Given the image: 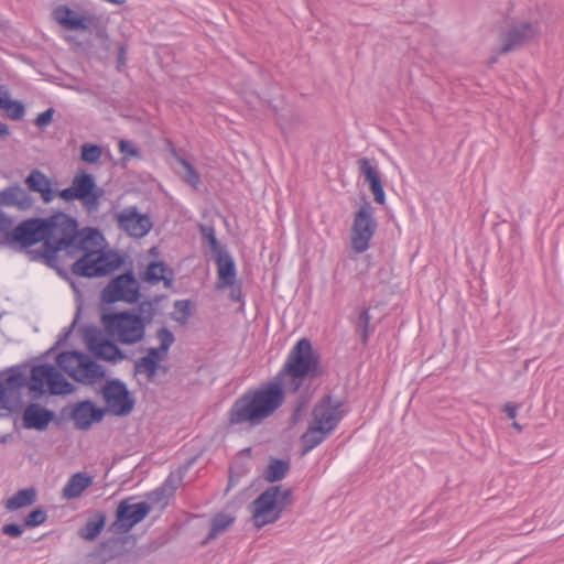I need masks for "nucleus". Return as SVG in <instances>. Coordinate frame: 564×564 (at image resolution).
Here are the masks:
<instances>
[{
	"label": "nucleus",
	"instance_id": "nucleus-1",
	"mask_svg": "<svg viewBox=\"0 0 564 564\" xmlns=\"http://www.w3.org/2000/svg\"><path fill=\"white\" fill-rule=\"evenodd\" d=\"M14 237L31 261L44 263L59 275L66 274L59 265L62 252L76 259L70 271L82 278L104 276L123 264L118 252L99 250L102 235L98 229H80L76 218L63 212L21 221L15 226Z\"/></svg>",
	"mask_w": 564,
	"mask_h": 564
},
{
	"label": "nucleus",
	"instance_id": "nucleus-2",
	"mask_svg": "<svg viewBox=\"0 0 564 564\" xmlns=\"http://www.w3.org/2000/svg\"><path fill=\"white\" fill-rule=\"evenodd\" d=\"M323 375L319 356L308 338H301L291 349L276 376L238 397L227 412L228 427L249 431L264 423L284 403L285 392L297 393L306 379Z\"/></svg>",
	"mask_w": 564,
	"mask_h": 564
},
{
	"label": "nucleus",
	"instance_id": "nucleus-3",
	"mask_svg": "<svg viewBox=\"0 0 564 564\" xmlns=\"http://www.w3.org/2000/svg\"><path fill=\"white\" fill-rule=\"evenodd\" d=\"M101 323L107 333L116 336L123 345H134L141 341L145 335V326L142 318L131 311L105 313Z\"/></svg>",
	"mask_w": 564,
	"mask_h": 564
},
{
	"label": "nucleus",
	"instance_id": "nucleus-4",
	"mask_svg": "<svg viewBox=\"0 0 564 564\" xmlns=\"http://www.w3.org/2000/svg\"><path fill=\"white\" fill-rule=\"evenodd\" d=\"M65 202L79 200L88 212H96L104 196V189L96 184L95 177L84 170H79L73 177L69 187L57 193Z\"/></svg>",
	"mask_w": 564,
	"mask_h": 564
},
{
	"label": "nucleus",
	"instance_id": "nucleus-5",
	"mask_svg": "<svg viewBox=\"0 0 564 564\" xmlns=\"http://www.w3.org/2000/svg\"><path fill=\"white\" fill-rule=\"evenodd\" d=\"M44 383L53 395L68 394L74 391V386L50 364L35 365L31 368L29 390L34 400L44 394Z\"/></svg>",
	"mask_w": 564,
	"mask_h": 564
},
{
	"label": "nucleus",
	"instance_id": "nucleus-6",
	"mask_svg": "<svg viewBox=\"0 0 564 564\" xmlns=\"http://www.w3.org/2000/svg\"><path fill=\"white\" fill-rule=\"evenodd\" d=\"M141 297L140 284L132 270L112 278L101 291L100 299L106 304L117 302L138 303Z\"/></svg>",
	"mask_w": 564,
	"mask_h": 564
},
{
	"label": "nucleus",
	"instance_id": "nucleus-7",
	"mask_svg": "<svg viewBox=\"0 0 564 564\" xmlns=\"http://www.w3.org/2000/svg\"><path fill=\"white\" fill-rule=\"evenodd\" d=\"M377 226L373 208L369 202H365L355 214L350 229V243L355 252L362 253L368 250Z\"/></svg>",
	"mask_w": 564,
	"mask_h": 564
},
{
	"label": "nucleus",
	"instance_id": "nucleus-8",
	"mask_svg": "<svg viewBox=\"0 0 564 564\" xmlns=\"http://www.w3.org/2000/svg\"><path fill=\"white\" fill-rule=\"evenodd\" d=\"M540 32L541 30L538 22L521 21L510 23L507 30L499 35L501 43L499 53L508 54L520 48L536 39Z\"/></svg>",
	"mask_w": 564,
	"mask_h": 564
},
{
	"label": "nucleus",
	"instance_id": "nucleus-9",
	"mask_svg": "<svg viewBox=\"0 0 564 564\" xmlns=\"http://www.w3.org/2000/svg\"><path fill=\"white\" fill-rule=\"evenodd\" d=\"M83 339L88 350L98 359L118 362L126 358V354L112 340L102 337L101 330L96 326H85L82 329Z\"/></svg>",
	"mask_w": 564,
	"mask_h": 564
},
{
	"label": "nucleus",
	"instance_id": "nucleus-10",
	"mask_svg": "<svg viewBox=\"0 0 564 564\" xmlns=\"http://www.w3.org/2000/svg\"><path fill=\"white\" fill-rule=\"evenodd\" d=\"M151 511V506L145 502L130 503L129 499L120 501L116 510V519L109 525V531L115 534L128 533L135 524L141 522Z\"/></svg>",
	"mask_w": 564,
	"mask_h": 564
},
{
	"label": "nucleus",
	"instance_id": "nucleus-11",
	"mask_svg": "<svg viewBox=\"0 0 564 564\" xmlns=\"http://www.w3.org/2000/svg\"><path fill=\"white\" fill-rule=\"evenodd\" d=\"M278 494L279 486H271L251 503L253 524L258 529L274 523L281 518Z\"/></svg>",
	"mask_w": 564,
	"mask_h": 564
},
{
	"label": "nucleus",
	"instance_id": "nucleus-12",
	"mask_svg": "<svg viewBox=\"0 0 564 564\" xmlns=\"http://www.w3.org/2000/svg\"><path fill=\"white\" fill-rule=\"evenodd\" d=\"M109 410L118 416L128 415L134 408L135 400L127 386L119 379L109 380L101 390Z\"/></svg>",
	"mask_w": 564,
	"mask_h": 564
},
{
	"label": "nucleus",
	"instance_id": "nucleus-13",
	"mask_svg": "<svg viewBox=\"0 0 564 564\" xmlns=\"http://www.w3.org/2000/svg\"><path fill=\"white\" fill-rule=\"evenodd\" d=\"M105 413V409L96 406L90 400L67 404L61 410V416L73 420L75 427L82 431L90 429L95 422H100Z\"/></svg>",
	"mask_w": 564,
	"mask_h": 564
},
{
	"label": "nucleus",
	"instance_id": "nucleus-14",
	"mask_svg": "<svg viewBox=\"0 0 564 564\" xmlns=\"http://www.w3.org/2000/svg\"><path fill=\"white\" fill-rule=\"evenodd\" d=\"M344 402L332 395L323 397L314 406L312 423L321 425L326 432L332 433L344 416L341 410Z\"/></svg>",
	"mask_w": 564,
	"mask_h": 564
},
{
	"label": "nucleus",
	"instance_id": "nucleus-15",
	"mask_svg": "<svg viewBox=\"0 0 564 564\" xmlns=\"http://www.w3.org/2000/svg\"><path fill=\"white\" fill-rule=\"evenodd\" d=\"M116 219L118 227L133 238H143L153 226L149 215L140 214L135 206L124 208Z\"/></svg>",
	"mask_w": 564,
	"mask_h": 564
},
{
	"label": "nucleus",
	"instance_id": "nucleus-16",
	"mask_svg": "<svg viewBox=\"0 0 564 564\" xmlns=\"http://www.w3.org/2000/svg\"><path fill=\"white\" fill-rule=\"evenodd\" d=\"M52 421H55L56 424L61 423L59 419H55V413L52 410L35 402L28 404L22 413L23 427L26 430L44 431Z\"/></svg>",
	"mask_w": 564,
	"mask_h": 564
},
{
	"label": "nucleus",
	"instance_id": "nucleus-17",
	"mask_svg": "<svg viewBox=\"0 0 564 564\" xmlns=\"http://www.w3.org/2000/svg\"><path fill=\"white\" fill-rule=\"evenodd\" d=\"M105 376L106 371L102 366L85 352H82L77 364V370L70 372V378L86 384H93L97 380L105 378Z\"/></svg>",
	"mask_w": 564,
	"mask_h": 564
},
{
	"label": "nucleus",
	"instance_id": "nucleus-18",
	"mask_svg": "<svg viewBox=\"0 0 564 564\" xmlns=\"http://www.w3.org/2000/svg\"><path fill=\"white\" fill-rule=\"evenodd\" d=\"M25 386L29 387V381L19 367L10 368L8 377L0 381V402L6 404L11 397L18 398Z\"/></svg>",
	"mask_w": 564,
	"mask_h": 564
},
{
	"label": "nucleus",
	"instance_id": "nucleus-19",
	"mask_svg": "<svg viewBox=\"0 0 564 564\" xmlns=\"http://www.w3.org/2000/svg\"><path fill=\"white\" fill-rule=\"evenodd\" d=\"M29 191L41 194L44 203H51L56 193L52 188L51 180L40 170L34 169L24 181Z\"/></svg>",
	"mask_w": 564,
	"mask_h": 564
},
{
	"label": "nucleus",
	"instance_id": "nucleus-20",
	"mask_svg": "<svg viewBox=\"0 0 564 564\" xmlns=\"http://www.w3.org/2000/svg\"><path fill=\"white\" fill-rule=\"evenodd\" d=\"M140 278L151 285L163 282L165 288H171L174 273L164 262L151 261L144 272L140 274Z\"/></svg>",
	"mask_w": 564,
	"mask_h": 564
},
{
	"label": "nucleus",
	"instance_id": "nucleus-21",
	"mask_svg": "<svg viewBox=\"0 0 564 564\" xmlns=\"http://www.w3.org/2000/svg\"><path fill=\"white\" fill-rule=\"evenodd\" d=\"M215 260L218 273L217 288L232 286L236 281V264L232 257L227 251H219Z\"/></svg>",
	"mask_w": 564,
	"mask_h": 564
},
{
	"label": "nucleus",
	"instance_id": "nucleus-22",
	"mask_svg": "<svg viewBox=\"0 0 564 564\" xmlns=\"http://www.w3.org/2000/svg\"><path fill=\"white\" fill-rule=\"evenodd\" d=\"M0 204L28 209L32 206L33 199L24 188L14 184L0 192Z\"/></svg>",
	"mask_w": 564,
	"mask_h": 564
},
{
	"label": "nucleus",
	"instance_id": "nucleus-23",
	"mask_svg": "<svg viewBox=\"0 0 564 564\" xmlns=\"http://www.w3.org/2000/svg\"><path fill=\"white\" fill-rule=\"evenodd\" d=\"M94 478L86 473L78 471L72 475L64 488L62 489V497L66 500H72L82 496V494L93 485Z\"/></svg>",
	"mask_w": 564,
	"mask_h": 564
},
{
	"label": "nucleus",
	"instance_id": "nucleus-24",
	"mask_svg": "<svg viewBox=\"0 0 564 564\" xmlns=\"http://www.w3.org/2000/svg\"><path fill=\"white\" fill-rule=\"evenodd\" d=\"M0 109L4 110L6 116L11 120H21L25 115L23 102L11 99L6 86H0Z\"/></svg>",
	"mask_w": 564,
	"mask_h": 564
},
{
	"label": "nucleus",
	"instance_id": "nucleus-25",
	"mask_svg": "<svg viewBox=\"0 0 564 564\" xmlns=\"http://www.w3.org/2000/svg\"><path fill=\"white\" fill-rule=\"evenodd\" d=\"M106 524V514L97 511L89 517L86 523L78 530L77 534L84 540L94 541L100 534Z\"/></svg>",
	"mask_w": 564,
	"mask_h": 564
},
{
	"label": "nucleus",
	"instance_id": "nucleus-26",
	"mask_svg": "<svg viewBox=\"0 0 564 564\" xmlns=\"http://www.w3.org/2000/svg\"><path fill=\"white\" fill-rule=\"evenodd\" d=\"M37 498V491L34 487L18 490L12 497L4 502L8 511H15L32 506Z\"/></svg>",
	"mask_w": 564,
	"mask_h": 564
},
{
	"label": "nucleus",
	"instance_id": "nucleus-27",
	"mask_svg": "<svg viewBox=\"0 0 564 564\" xmlns=\"http://www.w3.org/2000/svg\"><path fill=\"white\" fill-rule=\"evenodd\" d=\"M329 434L321 425L311 423L307 431L301 436L302 454L305 455L318 446Z\"/></svg>",
	"mask_w": 564,
	"mask_h": 564
},
{
	"label": "nucleus",
	"instance_id": "nucleus-28",
	"mask_svg": "<svg viewBox=\"0 0 564 564\" xmlns=\"http://www.w3.org/2000/svg\"><path fill=\"white\" fill-rule=\"evenodd\" d=\"M290 470V463L285 459L270 458L269 465L264 471V478L269 482L282 480Z\"/></svg>",
	"mask_w": 564,
	"mask_h": 564
},
{
	"label": "nucleus",
	"instance_id": "nucleus-29",
	"mask_svg": "<svg viewBox=\"0 0 564 564\" xmlns=\"http://www.w3.org/2000/svg\"><path fill=\"white\" fill-rule=\"evenodd\" d=\"M235 521V518L227 513H217L210 521V531L203 541L207 544L209 541L216 539L220 533L225 532Z\"/></svg>",
	"mask_w": 564,
	"mask_h": 564
},
{
	"label": "nucleus",
	"instance_id": "nucleus-30",
	"mask_svg": "<svg viewBox=\"0 0 564 564\" xmlns=\"http://www.w3.org/2000/svg\"><path fill=\"white\" fill-rule=\"evenodd\" d=\"M14 234L15 227H13L12 218L0 210V246L14 247L17 245Z\"/></svg>",
	"mask_w": 564,
	"mask_h": 564
},
{
	"label": "nucleus",
	"instance_id": "nucleus-31",
	"mask_svg": "<svg viewBox=\"0 0 564 564\" xmlns=\"http://www.w3.org/2000/svg\"><path fill=\"white\" fill-rule=\"evenodd\" d=\"M159 369H162L163 373H165L167 370L165 367H161L160 364H158L155 360H152L151 358L141 357L134 362L135 373H144L148 381L150 382L154 381Z\"/></svg>",
	"mask_w": 564,
	"mask_h": 564
},
{
	"label": "nucleus",
	"instance_id": "nucleus-32",
	"mask_svg": "<svg viewBox=\"0 0 564 564\" xmlns=\"http://www.w3.org/2000/svg\"><path fill=\"white\" fill-rule=\"evenodd\" d=\"M79 18V14L75 12L67 6H58L53 11V19L65 30L75 31L73 25H70V21H76Z\"/></svg>",
	"mask_w": 564,
	"mask_h": 564
},
{
	"label": "nucleus",
	"instance_id": "nucleus-33",
	"mask_svg": "<svg viewBox=\"0 0 564 564\" xmlns=\"http://www.w3.org/2000/svg\"><path fill=\"white\" fill-rule=\"evenodd\" d=\"M70 25L75 29V31H88L91 29L99 30L102 26L101 18L95 13L86 12L84 14H79V18L76 21H70Z\"/></svg>",
	"mask_w": 564,
	"mask_h": 564
},
{
	"label": "nucleus",
	"instance_id": "nucleus-34",
	"mask_svg": "<svg viewBox=\"0 0 564 564\" xmlns=\"http://www.w3.org/2000/svg\"><path fill=\"white\" fill-rule=\"evenodd\" d=\"M82 356V351H63L56 357V362L69 377L73 370H77V364Z\"/></svg>",
	"mask_w": 564,
	"mask_h": 564
},
{
	"label": "nucleus",
	"instance_id": "nucleus-35",
	"mask_svg": "<svg viewBox=\"0 0 564 564\" xmlns=\"http://www.w3.org/2000/svg\"><path fill=\"white\" fill-rule=\"evenodd\" d=\"M370 321L369 308H362L357 318L356 330L359 333L360 340L364 345L368 343L369 336L373 332V328L370 326Z\"/></svg>",
	"mask_w": 564,
	"mask_h": 564
},
{
	"label": "nucleus",
	"instance_id": "nucleus-36",
	"mask_svg": "<svg viewBox=\"0 0 564 564\" xmlns=\"http://www.w3.org/2000/svg\"><path fill=\"white\" fill-rule=\"evenodd\" d=\"M359 173L369 185L381 178L380 173L372 161L368 158H361L357 161Z\"/></svg>",
	"mask_w": 564,
	"mask_h": 564
},
{
	"label": "nucleus",
	"instance_id": "nucleus-37",
	"mask_svg": "<svg viewBox=\"0 0 564 564\" xmlns=\"http://www.w3.org/2000/svg\"><path fill=\"white\" fill-rule=\"evenodd\" d=\"M176 160L180 166L182 167V171L180 173L182 174L184 181L192 185L193 187H196L200 182L199 174L197 173V171L185 159L177 156Z\"/></svg>",
	"mask_w": 564,
	"mask_h": 564
},
{
	"label": "nucleus",
	"instance_id": "nucleus-38",
	"mask_svg": "<svg viewBox=\"0 0 564 564\" xmlns=\"http://www.w3.org/2000/svg\"><path fill=\"white\" fill-rule=\"evenodd\" d=\"M158 303V299L155 300H145L139 303V316L142 318V323L147 327L153 321L156 315L155 304Z\"/></svg>",
	"mask_w": 564,
	"mask_h": 564
},
{
	"label": "nucleus",
	"instance_id": "nucleus-39",
	"mask_svg": "<svg viewBox=\"0 0 564 564\" xmlns=\"http://www.w3.org/2000/svg\"><path fill=\"white\" fill-rule=\"evenodd\" d=\"M47 519V513L46 511L39 507L34 510H32L25 518H24V521H23V527L24 528H35L37 525H41L43 524Z\"/></svg>",
	"mask_w": 564,
	"mask_h": 564
},
{
	"label": "nucleus",
	"instance_id": "nucleus-40",
	"mask_svg": "<svg viewBox=\"0 0 564 564\" xmlns=\"http://www.w3.org/2000/svg\"><path fill=\"white\" fill-rule=\"evenodd\" d=\"M101 148L97 144L85 143L82 145L80 159L87 163H96L101 156Z\"/></svg>",
	"mask_w": 564,
	"mask_h": 564
},
{
	"label": "nucleus",
	"instance_id": "nucleus-41",
	"mask_svg": "<svg viewBox=\"0 0 564 564\" xmlns=\"http://www.w3.org/2000/svg\"><path fill=\"white\" fill-rule=\"evenodd\" d=\"M200 232L203 238L208 242L212 251L219 254V251H226L218 242L215 234V229L209 226H200Z\"/></svg>",
	"mask_w": 564,
	"mask_h": 564
},
{
	"label": "nucleus",
	"instance_id": "nucleus-42",
	"mask_svg": "<svg viewBox=\"0 0 564 564\" xmlns=\"http://www.w3.org/2000/svg\"><path fill=\"white\" fill-rule=\"evenodd\" d=\"M156 338L160 340V347L163 354L166 355L175 340L174 334L169 328L161 327L156 330Z\"/></svg>",
	"mask_w": 564,
	"mask_h": 564
},
{
	"label": "nucleus",
	"instance_id": "nucleus-43",
	"mask_svg": "<svg viewBox=\"0 0 564 564\" xmlns=\"http://www.w3.org/2000/svg\"><path fill=\"white\" fill-rule=\"evenodd\" d=\"M174 308L180 313L181 317H174L175 321L184 323L191 316V301L189 300H177L174 302Z\"/></svg>",
	"mask_w": 564,
	"mask_h": 564
},
{
	"label": "nucleus",
	"instance_id": "nucleus-44",
	"mask_svg": "<svg viewBox=\"0 0 564 564\" xmlns=\"http://www.w3.org/2000/svg\"><path fill=\"white\" fill-rule=\"evenodd\" d=\"M55 113L54 108H48L45 111L39 113L36 118L34 119V124L41 129L44 130L47 126H50L53 121V116Z\"/></svg>",
	"mask_w": 564,
	"mask_h": 564
},
{
	"label": "nucleus",
	"instance_id": "nucleus-45",
	"mask_svg": "<svg viewBox=\"0 0 564 564\" xmlns=\"http://www.w3.org/2000/svg\"><path fill=\"white\" fill-rule=\"evenodd\" d=\"M119 150L124 155V159L141 156L140 150L128 140L122 139L119 141Z\"/></svg>",
	"mask_w": 564,
	"mask_h": 564
},
{
	"label": "nucleus",
	"instance_id": "nucleus-46",
	"mask_svg": "<svg viewBox=\"0 0 564 564\" xmlns=\"http://www.w3.org/2000/svg\"><path fill=\"white\" fill-rule=\"evenodd\" d=\"M293 490L291 488L282 489V486H279L278 494V502L281 513L292 501Z\"/></svg>",
	"mask_w": 564,
	"mask_h": 564
},
{
	"label": "nucleus",
	"instance_id": "nucleus-47",
	"mask_svg": "<svg viewBox=\"0 0 564 564\" xmlns=\"http://www.w3.org/2000/svg\"><path fill=\"white\" fill-rule=\"evenodd\" d=\"M79 313H80L79 311L76 313V316H75L73 323L68 327L63 328V330L61 332V334L57 337L55 347H59V346H63L64 344H66V341L68 340L69 336L73 333V328L75 327V324L77 323Z\"/></svg>",
	"mask_w": 564,
	"mask_h": 564
},
{
	"label": "nucleus",
	"instance_id": "nucleus-48",
	"mask_svg": "<svg viewBox=\"0 0 564 564\" xmlns=\"http://www.w3.org/2000/svg\"><path fill=\"white\" fill-rule=\"evenodd\" d=\"M369 189L373 194L375 202L380 205H383L386 202V195L381 183V178L369 185Z\"/></svg>",
	"mask_w": 564,
	"mask_h": 564
},
{
	"label": "nucleus",
	"instance_id": "nucleus-49",
	"mask_svg": "<svg viewBox=\"0 0 564 564\" xmlns=\"http://www.w3.org/2000/svg\"><path fill=\"white\" fill-rule=\"evenodd\" d=\"M1 532L4 535L11 536V538H20L23 533V524H17V523H7L2 527Z\"/></svg>",
	"mask_w": 564,
	"mask_h": 564
},
{
	"label": "nucleus",
	"instance_id": "nucleus-50",
	"mask_svg": "<svg viewBox=\"0 0 564 564\" xmlns=\"http://www.w3.org/2000/svg\"><path fill=\"white\" fill-rule=\"evenodd\" d=\"M164 354L161 347L158 348L151 347L148 350V354L143 356L144 358H151L152 360H155L158 364H160V360L163 358Z\"/></svg>",
	"mask_w": 564,
	"mask_h": 564
},
{
	"label": "nucleus",
	"instance_id": "nucleus-51",
	"mask_svg": "<svg viewBox=\"0 0 564 564\" xmlns=\"http://www.w3.org/2000/svg\"><path fill=\"white\" fill-rule=\"evenodd\" d=\"M519 405L508 402L503 405V412L507 414L509 419H514L517 416Z\"/></svg>",
	"mask_w": 564,
	"mask_h": 564
},
{
	"label": "nucleus",
	"instance_id": "nucleus-52",
	"mask_svg": "<svg viewBox=\"0 0 564 564\" xmlns=\"http://www.w3.org/2000/svg\"><path fill=\"white\" fill-rule=\"evenodd\" d=\"M111 544H117V541L116 540H109V541H106V542H102L99 546L100 549V553L102 554V557L105 560H107L108 557H112V554H106V551L107 549L111 545Z\"/></svg>",
	"mask_w": 564,
	"mask_h": 564
},
{
	"label": "nucleus",
	"instance_id": "nucleus-53",
	"mask_svg": "<svg viewBox=\"0 0 564 564\" xmlns=\"http://www.w3.org/2000/svg\"><path fill=\"white\" fill-rule=\"evenodd\" d=\"M231 288V291H230V299L234 301V302H240L241 301V288L239 285H232L230 286Z\"/></svg>",
	"mask_w": 564,
	"mask_h": 564
},
{
	"label": "nucleus",
	"instance_id": "nucleus-54",
	"mask_svg": "<svg viewBox=\"0 0 564 564\" xmlns=\"http://www.w3.org/2000/svg\"><path fill=\"white\" fill-rule=\"evenodd\" d=\"M10 135V129L8 124L0 121V140H4Z\"/></svg>",
	"mask_w": 564,
	"mask_h": 564
},
{
	"label": "nucleus",
	"instance_id": "nucleus-55",
	"mask_svg": "<svg viewBox=\"0 0 564 564\" xmlns=\"http://www.w3.org/2000/svg\"><path fill=\"white\" fill-rule=\"evenodd\" d=\"M118 64L122 65L126 61V47L123 45L119 46L118 55H117Z\"/></svg>",
	"mask_w": 564,
	"mask_h": 564
},
{
	"label": "nucleus",
	"instance_id": "nucleus-56",
	"mask_svg": "<svg viewBox=\"0 0 564 564\" xmlns=\"http://www.w3.org/2000/svg\"><path fill=\"white\" fill-rule=\"evenodd\" d=\"M305 403V400L303 397H300L299 398V402H297V411L301 410V406Z\"/></svg>",
	"mask_w": 564,
	"mask_h": 564
},
{
	"label": "nucleus",
	"instance_id": "nucleus-57",
	"mask_svg": "<svg viewBox=\"0 0 564 564\" xmlns=\"http://www.w3.org/2000/svg\"><path fill=\"white\" fill-rule=\"evenodd\" d=\"M512 426L514 429H517L518 431H522V426L519 423H517V422H513Z\"/></svg>",
	"mask_w": 564,
	"mask_h": 564
}]
</instances>
